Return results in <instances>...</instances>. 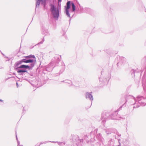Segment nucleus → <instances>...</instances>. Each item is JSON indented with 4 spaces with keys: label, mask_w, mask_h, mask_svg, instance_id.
I'll return each instance as SVG.
<instances>
[{
    "label": "nucleus",
    "mask_w": 146,
    "mask_h": 146,
    "mask_svg": "<svg viewBox=\"0 0 146 146\" xmlns=\"http://www.w3.org/2000/svg\"><path fill=\"white\" fill-rule=\"evenodd\" d=\"M34 62V60L32 59H22L15 62L14 65L15 69L20 75H25V73L28 74L26 70H20V68H28L30 70L34 66L36 60Z\"/></svg>",
    "instance_id": "nucleus-1"
},
{
    "label": "nucleus",
    "mask_w": 146,
    "mask_h": 146,
    "mask_svg": "<svg viewBox=\"0 0 146 146\" xmlns=\"http://www.w3.org/2000/svg\"><path fill=\"white\" fill-rule=\"evenodd\" d=\"M50 11L52 12L53 18L56 20H57L59 16L58 9H57L55 7L54 5L51 4Z\"/></svg>",
    "instance_id": "nucleus-2"
},
{
    "label": "nucleus",
    "mask_w": 146,
    "mask_h": 146,
    "mask_svg": "<svg viewBox=\"0 0 146 146\" xmlns=\"http://www.w3.org/2000/svg\"><path fill=\"white\" fill-rule=\"evenodd\" d=\"M70 1H68L67 3V6L66 8V15L68 17H70V14L69 13V9L70 7Z\"/></svg>",
    "instance_id": "nucleus-3"
},
{
    "label": "nucleus",
    "mask_w": 146,
    "mask_h": 146,
    "mask_svg": "<svg viewBox=\"0 0 146 146\" xmlns=\"http://www.w3.org/2000/svg\"><path fill=\"white\" fill-rule=\"evenodd\" d=\"M91 94L88 92H86V98H88L91 101L93 100V98L92 95L91 94Z\"/></svg>",
    "instance_id": "nucleus-4"
},
{
    "label": "nucleus",
    "mask_w": 146,
    "mask_h": 146,
    "mask_svg": "<svg viewBox=\"0 0 146 146\" xmlns=\"http://www.w3.org/2000/svg\"><path fill=\"white\" fill-rule=\"evenodd\" d=\"M40 1L44 2V4L45 5V0H36V8L37 7H39V6L40 2Z\"/></svg>",
    "instance_id": "nucleus-5"
},
{
    "label": "nucleus",
    "mask_w": 146,
    "mask_h": 146,
    "mask_svg": "<svg viewBox=\"0 0 146 146\" xmlns=\"http://www.w3.org/2000/svg\"><path fill=\"white\" fill-rule=\"evenodd\" d=\"M143 99V98L142 97L138 96L135 101L136 102H138L140 104L143 103L141 101Z\"/></svg>",
    "instance_id": "nucleus-6"
},
{
    "label": "nucleus",
    "mask_w": 146,
    "mask_h": 146,
    "mask_svg": "<svg viewBox=\"0 0 146 146\" xmlns=\"http://www.w3.org/2000/svg\"><path fill=\"white\" fill-rule=\"evenodd\" d=\"M71 4L72 5V10L71 11H70V13H71L73 12L74 11L76 8V7L75 5L73 3H71Z\"/></svg>",
    "instance_id": "nucleus-7"
},
{
    "label": "nucleus",
    "mask_w": 146,
    "mask_h": 146,
    "mask_svg": "<svg viewBox=\"0 0 146 146\" xmlns=\"http://www.w3.org/2000/svg\"><path fill=\"white\" fill-rule=\"evenodd\" d=\"M55 60L54 61L55 62H56V63H58V62L60 61V59L59 58L58 56L56 55L54 57Z\"/></svg>",
    "instance_id": "nucleus-8"
},
{
    "label": "nucleus",
    "mask_w": 146,
    "mask_h": 146,
    "mask_svg": "<svg viewBox=\"0 0 146 146\" xmlns=\"http://www.w3.org/2000/svg\"><path fill=\"white\" fill-rule=\"evenodd\" d=\"M25 58H26V59H28V58H34L35 59V60H34V62H35V56L34 55H31L26 56L25 57Z\"/></svg>",
    "instance_id": "nucleus-9"
},
{
    "label": "nucleus",
    "mask_w": 146,
    "mask_h": 146,
    "mask_svg": "<svg viewBox=\"0 0 146 146\" xmlns=\"http://www.w3.org/2000/svg\"><path fill=\"white\" fill-rule=\"evenodd\" d=\"M44 41V37H43V39L42 40V41H40V42H39L37 44H42L43 43V42Z\"/></svg>",
    "instance_id": "nucleus-10"
},
{
    "label": "nucleus",
    "mask_w": 146,
    "mask_h": 146,
    "mask_svg": "<svg viewBox=\"0 0 146 146\" xmlns=\"http://www.w3.org/2000/svg\"><path fill=\"white\" fill-rule=\"evenodd\" d=\"M57 143H58V145L60 146H62L64 144V143L63 142H57Z\"/></svg>",
    "instance_id": "nucleus-11"
},
{
    "label": "nucleus",
    "mask_w": 146,
    "mask_h": 146,
    "mask_svg": "<svg viewBox=\"0 0 146 146\" xmlns=\"http://www.w3.org/2000/svg\"><path fill=\"white\" fill-rule=\"evenodd\" d=\"M54 63V61H52L50 64V65H52V64Z\"/></svg>",
    "instance_id": "nucleus-12"
},
{
    "label": "nucleus",
    "mask_w": 146,
    "mask_h": 146,
    "mask_svg": "<svg viewBox=\"0 0 146 146\" xmlns=\"http://www.w3.org/2000/svg\"><path fill=\"white\" fill-rule=\"evenodd\" d=\"M49 142H50V141H44V142H43V144H46V143H47Z\"/></svg>",
    "instance_id": "nucleus-13"
},
{
    "label": "nucleus",
    "mask_w": 146,
    "mask_h": 146,
    "mask_svg": "<svg viewBox=\"0 0 146 146\" xmlns=\"http://www.w3.org/2000/svg\"><path fill=\"white\" fill-rule=\"evenodd\" d=\"M17 143H18V145L17 146H20L19 144H20V142L19 141H17Z\"/></svg>",
    "instance_id": "nucleus-14"
},
{
    "label": "nucleus",
    "mask_w": 146,
    "mask_h": 146,
    "mask_svg": "<svg viewBox=\"0 0 146 146\" xmlns=\"http://www.w3.org/2000/svg\"><path fill=\"white\" fill-rule=\"evenodd\" d=\"M58 5H59V3L61 2V0H58Z\"/></svg>",
    "instance_id": "nucleus-15"
},
{
    "label": "nucleus",
    "mask_w": 146,
    "mask_h": 146,
    "mask_svg": "<svg viewBox=\"0 0 146 146\" xmlns=\"http://www.w3.org/2000/svg\"><path fill=\"white\" fill-rule=\"evenodd\" d=\"M49 142H52V143H57V141H56V142H55V141H50Z\"/></svg>",
    "instance_id": "nucleus-16"
},
{
    "label": "nucleus",
    "mask_w": 146,
    "mask_h": 146,
    "mask_svg": "<svg viewBox=\"0 0 146 146\" xmlns=\"http://www.w3.org/2000/svg\"><path fill=\"white\" fill-rule=\"evenodd\" d=\"M40 145H38V144H36L35 146H40Z\"/></svg>",
    "instance_id": "nucleus-17"
},
{
    "label": "nucleus",
    "mask_w": 146,
    "mask_h": 146,
    "mask_svg": "<svg viewBox=\"0 0 146 146\" xmlns=\"http://www.w3.org/2000/svg\"><path fill=\"white\" fill-rule=\"evenodd\" d=\"M16 85H17V87H18V86H19V85H18V83L17 82Z\"/></svg>",
    "instance_id": "nucleus-18"
},
{
    "label": "nucleus",
    "mask_w": 146,
    "mask_h": 146,
    "mask_svg": "<svg viewBox=\"0 0 146 146\" xmlns=\"http://www.w3.org/2000/svg\"><path fill=\"white\" fill-rule=\"evenodd\" d=\"M43 144V142H41L39 145H40L41 144Z\"/></svg>",
    "instance_id": "nucleus-19"
},
{
    "label": "nucleus",
    "mask_w": 146,
    "mask_h": 146,
    "mask_svg": "<svg viewBox=\"0 0 146 146\" xmlns=\"http://www.w3.org/2000/svg\"><path fill=\"white\" fill-rule=\"evenodd\" d=\"M16 139H17V141H18V139H17V135L16 134Z\"/></svg>",
    "instance_id": "nucleus-20"
},
{
    "label": "nucleus",
    "mask_w": 146,
    "mask_h": 146,
    "mask_svg": "<svg viewBox=\"0 0 146 146\" xmlns=\"http://www.w3.org/2000/svg\"><path fill=\"white\" fill-rule=\"evenodd\" d=\"M0 101H1V102H3V101L0 99Z\"/></svg>",
    "instance_id": "nucleus-21"
},
{
    "label": "nucleus",
    "mask_w": 146,
    "mask_h": 146,
    "mask_svg": "<svg viewBox=\"0 0 146 146\" xmlns=\"http://www.w3.org/2000/svg\"><path fill=\"white\" fill-rule=\"evenodd\" d=\"M71 81H69V83H70Z\"/></svg>",
    "instance_id": "nucleus-22"
}]
</instances>
